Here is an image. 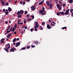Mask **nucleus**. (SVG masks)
Returning a JSON list of instances; mask_svg holds the SVG:
<instances>
[{
	"label": "nucleus",
	"mask_w": 73,
	"mask_h": 73,
	"mask_svg": "<svg viewBox=\"0 0 73 73\" xmlns=\"http://www.w3.org/2000/svg\"><path fill=\"white\" fill-rule=\"evenodd\" d=\"M26 49V48H25V47H23L22 48H21V50H24L25 49Z\"/></svg>",
	"instance_id": "2f4dec72"
},
{
	"label": "nucleus",
	"mask_w": 73,
	"mask_h": 73,
	"mask_svg": "<svg viewBox=\"0 0 73 73\" xmlns=\"http://www.w3.org/2000/svg\"><path fill=\"white\" fill-rule=\"evenodd\" d=\"M61 2H62V1H59V3H60V4H62Z\"/></svg>",
	"instance_id": "4d7b16f0"
},
{
	"label": "nucleus",
	"mask_w": 73,
	"mask_h": 73,
	"mask_svg": "<svg viewBox=\"0 0 73 73\" xmlns=\"http://www.w3.org/2000/svg\"><path fill=\"white\" fill-rule=\"evenodd\" d=\"M3 12H5V9H3Z\"/></svg>",
	"instance_id": "de8ad7c7"
},
{
	"label": "nucleus",
	"mask_w": 73,
	"mask_h": 73,
	"mask_svg": "<svg viewBox=\"0 0 73 73\" xmlns=\"http://www.w3.org/2000/svg\"><path fill=\"white\" fill-rule=\"evenodd\" d=\"M35 7H36V5H35L34 6H33L31 7V9L33 11H34L35 9H36V8H35Z\"/></svg>",
	"instance_id": "39448f33"
},
{
	"label": "nucleus",
	"mask_w": 73,
	"mask_h": 73,
	"mask_svg": "<svg viewBox=\"0 0 73 73\" xmlns=\"http://www.w3.org/2000/svg\"><path fill=\"white\" fill-rule=\"evenodd\" d=\"M42 3H43V2H41L40 3H39V5H41Z\"/></svg>",
	"instance_id": "bb28decb"
},
{
	"label": "nucleus",
	"mask_w": 73,
	"mask_h": 73,
	"mask_svg": "<svg viewBox=\"0 0 73 73\" xmlns=\"http://www.w3.org/2000/svg\"><path fill=\"white\" fill-rule=\"evenodd\" d=\"M69 13V12H68L67 11H66L65 13V15H68Z\"/></svg>",
	"instance_id": "ddd939ff"
},
{
	"label": "nucleus",
	"mask_w": 73,
	"mask_h": 73,
	"mask_svg": "<svg viewBox=\"0 0 73 73\" xmlns=\"http://www.w3.org/2000/svg\"><path fill=\"white\" fill-rule=\"evenodd\" d=\"M62 6L63 7H65L66 6L65 3H64V4H63Z\"/></svg>",
	"instance_id": "c85d7f7f"
},
{
	"label": "nucleus",
	"mask_w": 73,
	"mask_h": 73,
	"mask_svg": "<svg viewBox=\"0 0 73 73\" xmlns=\"http://www.w3.org/2000/svg\"><path fill=\"white\" fill-rule=\"evenodd\" d=\"M29 15L28 14H27V15L26 17H28H28H29Z\"/></svg>",
	"instance_id": "8fccbe9b"
},
{
	"label": "nucleus",
	"mask_w": 73,
	"mask_h": 73,
	"mask_svg": "<svg viewBox=\"0 0 73 73\" xmlns=\"http://www.w3.org/2000/svg\"><path fill=\"white\" fill-rule=\"evenodd\" d=\"M12 35V34L10 33L9 34H8L7 36V37L8 38H9L10 36Z\"/></svg>",
	"instance_id": "0eeeda50"
},
{
	"label": "nucleus",
	"mask_w": 73,
	"mask_h": 73,
	"mask_svg": "<svg viewBox=\"0 0 73 73\" xmlns=\"http://www.w3.org/2000/svg\"><path fill=\"white\" fill-rule=\"evenodd\" d=\"M46 4L47 5H48V7L50 5L49 2L48 1H46Z\"/></svg>",
	"instance_id": "6e6552de"
},
{
	"label": "nucleus",
	"mask_w": 73,
	"mask_h": 73,
	"mask_svg": "<svg viewBox=\"0 0 73 73\" xmlns=\"http://www.w3.org/2000/svg\"><path fill=\"white\" fill-rule=\"evenodd\" d=\"M1 3L2 5H5V3L3 1H1Z\"/></svg>",
	"instance_id": "6ab92c4d"
},
{
	"label": "nucleus",
	"mask_w": 73,
	"mask_h": 73,
	"mask_svg": "<svg viewBox=\"0 0 73 73\" xmlns=\"http://www.w3.org/2000/svg\"><path fill=\"white\" fill-rule=\"evenodd\" d=\"M35 45H32L31 46V48H35Z\"/></svg>",
	"instance_id": "4c0bfd02"
},
{
	"label": "nucleus",
	"mask_w": 73,
	"mask_h": 73,
	"mask_svg": "<svg viewBox=\"0 0 73 73\" xmlns=\"http://www.w3.org/2000/svg\"><path fill=\"white\" fill-rule=\"evenodd\" d=\"M25 19L24 21V23H26L27 21H25Z\"/></svg>",
	"instance_id": "37998d69"
},
{
	"label": "nucleus",
	"mask_w": 73,
	"mask_h": 73,
	"mask_svg": "<svg viewBox=\"0 0 73 73\" xmlns=\"http://www.w3.org/2000/svg\"><path fill=\"white\" fill-rule=\"evenodd\" d=\"M72 16H73V12L72 13Z\"/></svg>",
	"instance_id": "774afa93"
},
{
	"label": "nucleus",
	"mask_w": 73,
	"mask_h": 73,
	"mask_svg": "<svg viewBox=\"0 0 73 73\" xmlns=\"http://www.w3.org/2000/svg\"><path fill=\"white\" fill-rule=\"evenodd\" d=\"M21 17H22V15H19V16H18V18Z\"/></svg>",
	"instance_id": "72a5a7b5"
},
{
	"label": "nucleus",
	"mask_w": 73,
	"mask_h": 73,
	"mask_svg": "<svg viewBox=\"0 0 73 73\" xmlns=\"http://www.w3.org/2000/svg\"><path fill=\"white\" fill-rule=\"evenodd\" d=\"M36 26H35V31H37V29L38 28L39 26V25L38 24V23L37 22H36L35 23Z\"/></svg>",
	"instance_id": "f03ea898"
},
{
	"label": "nucleus",
	"mask_w": 73,
	"mask_h": 73,
	"mask_svg": "<svg viewBox=\"0 0 73 73\" xmlns=\"http://www.w3.org/2000/svg\"><path fill=\"white\" fill-rule=\"evenodd\" d=\"M52 4H50V9H51L52 8Z\"/></svg>",
	"instance_id": "2eb2a0df"
},
{
	"label": "nucleus",
	"mask_w": 73,
	"mask_h": 73,
	"mask_svg": "<svg viewBox=\"0 0 73 73\" xmlns=\"http://www.w3.org/2000/svg\"><path fill=\"white\" fill-rule=\"evenodd\" d=\"M56 7H57L58 8L59 7H60V5H58V4H57V5H56Z\"/></svg>",
	"instance_id": "a878e982"
},
{
	"label": "nucleus",
	"mask_w": 73,
	"mask_h": 73,
	"mask_svg": "<svg viewBox=\"0 0 73 73\" xmlns=\"http://www.w3.org/2000/svg\"><path fill=\"white\" fill-rule=\"evenodd\" d=\"M30 48V46H27V49H29Z\"/></svg>",
	"instance_id": "e433bc0d"
},
{
	"label": "nucleus",
	"mask_w": 73,
	"mask_h": 73,
	"mask_svg": "<svg viewBox=\"0 0 73 73\" xmlns=\"http://www.w3.org/2000/svg\"><path fill=\"white\" fill-rule=\"evenodd\" d=\"M15 29L17 28V24H15Z\"/></svg>",
	"instance_id": "c756f323"
},
{
	"label": "nucleus",
	"mask_w": 73,
	"mask_h": 73,
	"mask_svg": "<svg viewBox=\"0 0 73 73\" xmlns=\"http://www.w3.org/2000/svg\"><path fill=\"white\" fill-rule=\"evenodd\" d=\"M23 3V1H20V3L21 4H22Z\"/></svg>",
	"instance_id": "58836bf2"
},
{
	"label": "nucleus",
	"mask_w": 73,
	"mask_h": 73,
	"mask_svg": "<svg viewBox=\"0 0 73 73\" xmlns=\"http://www.w3.org/2000/svg\"><path fill=\"white\" fill-rule=\"evenodd\" d=\"M69 3H73V1L72 0H69Z\"/></svg>",
	"instance_id": "4468645a"
},
{
	"label": "nucleus",
	"mask_w": 73,
	"mask_h": 73,
	"mask_svg": "<svg viewBox=\"0 0 73 73\" xmlns=\"http://www.w3.org/2000/svg\"><path fill=\"white\" fill-rule=\"evenodd\" d=\"M54 24H56V23L55 22H52Z\"/></svg>",
	"instance_id": "69168bd1"
},
{
	"label": "nucleus",
	"mask_w": 73,
	"mask_h": 73,
	"mask_svg": "<svg viewBox=\"0 0 73 73\" xmlns=\"http://www.w3.org/2000/svg\"><path fill=\"white\" fill-rule=\"evenodd\" d=\"M20 24L21 25H23V23H20Z\"/></svg>",
	"instance_id": "603ef678"
},
{
	"label": "nucleus",
	"mask_w": 73,
	"mask_h": 73,
	"mask_svg": "<svg viewBox=\"0 0 73 73\" xmlns=\"http://www.w3.org/2000/svg\"><path fill=\"white\" fill-rule=\"evenodd\" d=\"M12 29H13V27H11L10 30V31H11L12 30Z\"/></svg>",
	"instance_id": "49530a36"
},
{
	"label": "nucleus",
	"mask_w": 73,
	"mask_h": 73,
	"mask_svg": "<svg viewBox=\"0 0 73 73\" xmlns=\"http://www.w3.org/2000/svg\"><path fill=\"white\" fill-rule=\"evenodd\" d=\"M18 21L17 22H20L21 21V20H20L19 19H18Z\"/></svg>",
	"instance_id": "f704fd0d"
},
{
	"label": "nucleus",
	"mask_w": 73,
	"mask_h": 73,
	"mask_svg": "<svg viewBox=\"0 0 73 73\" xmlns=\"http://www.w3.org/2000/svg\"><path fill=\"white\" fill-rule=\"evenodd\" d=\"M25 29H27V27H25Z\"/></svg>",
	"instance_id": "5fc2aeb1"
},
{
	"label": "nucleus",
	"mask_w": 73,
	"mask_h": 73,
	"mask_svg": "<svg viewBox=\"0 0 73 73\" xmlns=\"http://www.w3.org/2000/svg\"><path fill=\"white\" fill-rule=\"evenodd\" d=\"M16 33H17L16 31L14 33V34H15V35L16 34Z\"/></svg>",
	"instance_id": "864d4df0"
},
{
	"label": "nucleus",
	"mask_w": 73,
	"mask_h": 73,
	"mask_svg": "<svg viewBox=\"0 0 73 73\" xmlns=\"http://www.w3.org/2000/svg\"><path fill=\"white\" fill-rule=\"evenodd\" d=\"M12 51L13 52H14V50L13 49V48H11L10 49V51H9V52H12Z\"/></svg>",
	"instance_id": "9d476101"
},
{
	"label": "nucleus",
	"mask_w": 73,
	"mask_h": 73,
	"mask_svg": "<svg viewBox=\"0 0 73 73\" xmlns=\"http://www.w3.org/2000/svg\"><path fill=\"white\" fill-rule=\"evenodd\" d=\"M24 13V11L23 10H21L20 11H18V12L17 13V16H19V15H22Z\"/></svg>",
	"instance_id": "7ed1b4c3"
},
{
	"label": "nucleus",
	"mask_w": 73,
	"mask_h": 73,
	"mask_svg": "<svg viewBox=\"0 0 73 73\" xmlns=\"http://www.w3.org/2000/svg\"><path fill=\"white\" fill-rule=\"evenodd\" d=\"M47 28L48 29H51V27H50V25L49 24H48L47 25Z\"/></svg>",
	"instance_id": "1a4fd4ad"
},
{
	"label": "nucleus",
	"mask_w": 73,
	"mask_h": 73,
	"mask_svg": "<svg viewBox=\"0 0 73 73\" xmlns=\"http://www.w3.org/2000/svg\"><path fill=\"white\" fill-rule=\"evenodd\" d=\"M44 10H41L39 11V13H40L42 15H45L46 14L44 12H43Z\"/></svg>",
	"instance_id": "20e7f679"
},
{
	"label": "nucleus",
	"mask_w": 73,
	"mask_h": 73,
	"mask_svg": "<svg viewBox=\"0 0 73 73\" xmlns=\"http://www.w3.org/2000/svg\"><path fill=\"white\" fill-rule=\"evenodd\" d=\"M25 15H26L27 13V11H25Z\"/></svg>",
	"instance_id": "a19ab883"
},
{
	"label": "nucleus",
	"mask_w": 73,
	"mask_h": 73,
	"mask_svg": "<svg viewBox=\"0 0 73 73\" xmlns=\"http://www.w3.org/2000/svg\"><path fill=\"white\" fill-rule=\"evenodd\" d=\"M20 42H17L15 45L16 47H17L18 46H19L20 45Z\"/></svg>",
	"instance_id": "423d86ee"
},
{
	"label": "nucleus",
	"mask_w": 73,
	"mask_h": 73,
	"mask_svg": "<svg viewBox=\"0 0 73 73\" xmlns=\"http://www.w3.org/2000/svg\"><path fill=\"white\" fill-rule=\"evenodd\" d=\"M32 20V19H28L27 20H28L29 21H30Z\"/></svg>",
	"instance_id": "c03bdc74"
},
{
	"label": "nucleus",
	"mask_w": 73,
	"mask_h": 73,
	"mask_svg": "<svg viewBox=\"0 0 73 73\" xmlns=\"http://www.w3.org/2000/svg\"><path fill=\"white\" fill-rule=\"evenodd\" d=\"M30 0H26V1H27V2H29L30 1Z\"/></svg>",
	"instance_id": "13d9d810"
},
{
	"label": "nucleus",
	"mask_w": 73,
	"mask_h": 73,
	"mask_svg": "<svg viewBox=\"0 0 73 73\" xmlns=\"http://www.w3.org/2000/svg\"><path fill=\"white\" fill-rule=\"evenodd\" d=\"M19 39H19V38H17V40L18 41L19 40Z\"/></svg>",
	"instance_id": "6e6d98bb"
},
{
	"label": "nucleus",
	"mask_w": 73,
	"mask_h": 73,
	"mask_svg": "<svg viewBox=\"0 0 73 73\" xmlns=\"http://www.w3.org/2000/svg\"><path fill=\"white\" fill-rule=\"evenodd\" d=\"M13 49V50H14V51L15 50V51H16V48H15L14 47H13L12 48Z\"/></svg>",
	"instance_id": "cd10ccee"
},
{
	"label": "nucleus",
	"mask_w": 73,
	"mask_h": 73,
	"mask_svg": "<svg viewBox=\"0 0 73 73\" xmlns=\"http://www.w3.org/2000/svg\"><path fill=\"white\" fill-rule=\"evenodd\" d=\"M1 43H4V41L3 40H1Z\"/></svg>",
	"instance_id": "473e14b6"
},
{
	"label": "nucleus",
	"mask_w": 73,
	"mask_h": 73,
	"mask_svg": "<svg viewBox=\"0 0 73 73\" xmlns=\"http://www.w3.org/2000/svg\"><path fill=\"white\" fill-rule=\"evenodd\" d=\"M15 44H16V43H13V44H14V46L15 45Z\"/></svg>",
	"instance_id": "338daca9"
},
{
	"label": "nucleus",
	"mask_w": 73,
	"mask_h": 73,
	"mask_svg": "<svg viewBox=\"0 0 73 73\" xmlns=\"http://www.w3.org/2000/svg\"><path fill=\"white\" fill-rule=\"evenodd\" d=\"M42 10H43V11L44 10V7H43L42 8Z\"/></svg>",
	"instance_id": "680f3d73"
},
{
	"label": "nucleus",
	"mask_w": 73,
	"mask_h": 73,
	"mask_svg": "<svg viewBox=\"0 0 73 73\" xmlns=\"http://www.w3.org/2000/svg\"><path fill=\"white\" fill-rule=\"evenodd\" d=\"M42 25H44L45 23L44 22H42Z\"/></svg>",
	"instance_id": "c9c22d12"
},
{
	"label": "nucleus",
	"mask_w": 73,
	"mask_h": 73,
	"mask_svg": "<svg viewBox=\"0 0 73 73\" xmlns=\"http://www.w3.org/2000/svg\"><path fill=\"white\" fill-rule=\"evenodd\" d=\"M31 17H32V19H34V16L33 15H31Z\"/></svg>",
	"instance_id": "412c9836"
},
{
	"label": "nucleus",
	"mask_w": 73,
	"mask_h": 73,
	"mask_svg": "<svg viewBox=\"0 0 73 73\" xmlns=\"http://www.w3.org/2000/svg\"><path fill=\"white\" fill-rule=\"evenodd\" d=\"M8 29H10V26H9V27H8Z\"/></svg>",
	"instance_id": "bf43d9fd"
},
{
	"label": "nucleus",
	"mask_w": 73,
	"mask_h": 73,
	"mask_svg": "<svg viewBox=\"0 0 73 73\" xmlns=\"http://www.w3.org/2000/svg\"><path fill=\"white\" fill-rule=\"evenodd\" d=\"M16 41V38H15L13 40V42H15Z\"/></svg>",
	"instance_id": "dca6fc26"
},
{
	"label": "nucleus",
	"mask_w": 73,
	"mask_h": 73,
	"mask_svg": "<svg viewBox=\"0 0 73 73\" xmlns=\"http://www.w3.org/2000/svg\"><path fill=\"white\" fill-rule=\"evenodd\" d=\"M34 30V29L33 28L31 29V32H32Z\"/></svg>",
	"instance_id": "7c9ffc66"
},
{
	"label": "nucleus",
	"mask_w": 73,
	"mask_h": 73,
	"mask_svg": "<svg viewBox=\"0 0 73 73\" xmlns=\"http://www.w3.org/2000/svg\"><path fill=\"white\" fill-rule=\"evenodd\" d=\"M40 30H43V28H42V27H41V26H40Z\"/></svg>",
	"instance_id": "393cba45"
},
{
	"label": "nucleus",
	"mask_w": 73,
	"mask_h": 73,
	"mask_svg": "<svg viewBox=\"0 0 73 73\" xmlns=\"http://www.w3.org/2000/svg\"><path fill=\"white\" fill-rule=\"evenodd\" d=\"M49 22L50 23H51V20H50V19H49Z\"/></svg>",
	"instance_id": "0e129e2a"
},
{
	"label": "nucleus",
	"mask_w": 73,
	"mask_h": 73,
	"mask_svg": "<svg viewBox=\"0 0 73 73\" xmlns=\"http://www.w3.org/2000/svg\"><path fill=\"white\" fill-rule=\"evenodd\" d=\"M15 28H13V30L11 31H12V32H13L14 31H15Z\"/></svg>",
	"instance_id": "b1692460"
},
{
	"label": "nucleus",
	"mask_w": 73,
	"mask_h": 73,
	"mask_svg": "<svg viewBox=\"0 0 73 73\" xmlns=\"http://www.w3.org/2000/svg\"><path fill=\"white\" fill-rule=\"evenodd\" d=\"M17 1H15V4H16V3H17Z\"/></svg>",
	"instance_id": "052dcab7"
},
{
	"label": "nucleus",
	"mask_w": 73,
	"mask_h": 73,
	"mask_svg": "<svg viewBox=\"0 0 73 73\" xmlns=\"http://www.w3.org/2000/svg\"><path fill=\"white\" fill-rule=\"evenodd\" d=\"M6 47L7 48H4L3 49L4 50H5V51H6L7 52H9V50L8 49L10 48L11 46L10 45V44H8L7 45H6Z\"/></svg>",
	"instance_id": "f257e3e1"
},
{
	"label": "nucleus",
	"mask_w": 73,
	"mask_h": 73,
	"mask_svg": "<svg viewBox=\"0 0 73 73\" xmlns=\"http://www.w3.org/2000/svg\"><path fill=\"white\" fill-rule=\"evenodd\" d=\"M5 40V39H4V38H2V39L1 40V41H4V40Z\"/></svg>",
	"instance_id": "79ce46f5"
},
{
	"label": "nucleus",
	"mask_w": 73,
	"mask_h": 73,
	"mask_svg": "<svg viewBox=\"0 0 73 73\" xmlns=\"http://www.w3.org/2000/svg\"><path fill=\"white\" fill-rule=\"evenodd\" d=\"M8 11L10 12L11 11H12V9L10 8V7H8Z\"/></svg>",
	"instance_id": "9b49d317"
},
{
	"label": "nucleus",
	"mask_w": 73,
	"mask_h": 73,
	"mask_svg": "<svg viewBox=\"0 0 73 73\" xmlns=\"http://www.w3.org/2000/svg\"><path fill=\"white\" fill-rule=\"evenodd\" d=\"M5 13L6 15H8V13H9V12L8 11H5Z\"/></svg>",
	"instance_id": "f3484780"
},
{
	"label": "nucleus",
	"mask_w": 73,
	"mask_h": 73,
	"mask_svg": "<svg viewBox=\"0 0 73 73\" xmlns=\"http://www.w3.org/2000/svg\"><path fill=\"white\" fill-rule=\"evenodd\" d=\"M70 11V9H68V10H66V11H68V12H69V11Z\"/></svg>",
	"instance_id": "09e8293b"
},
{
	"label": "nucleus",
	"mask_w": 73,
	"mask_h": 73,
	"mask_svg": "<svg viewBox=\"0 0 73 73\" xmlns=\"http://www.w3.org/2000/svg\"><path fill=\"white\" fill-rule=\"evenodd\" d=\"M23 5H25V2H23Z\"/></svg>",
	"instance_id": "3c124183"
},
{
	"label": "nucleus",
	"mask_w": 73,
	"mask_h": 73,
	"mask_svg": "<svg viewBox=\"0 0 73 73\" xmlns=\"http://www.w3.org/2000/svg\"><path fill=\"white\" fill-rule=\"evenodd\" d=\"M65 12H63V11H62L60 13V14L62 15H65Z\"/></svg>",
	"instance_id": "f8f14e48"
},
{
	"label": "nucleus",
	"mask_w": 73,
	"mask_h": 73,
	"mask_svg": "<svg viewBox=\"0 0 73 73\" xmlns=\"http://www.w3.org/2000/svg\"><path fill=\"white\" fill-rule=\"evenodd\" d=\"M66 28H67V27H64L62 28V29H66Z\"/></svg>",
	"instance_id": "aec40b11"
},
{
	"label": "nucleus",
	"mask_w": 73,
	"mask_h": 73,
	"mask_svg": "<svg viewBox=\"0 0 73 73\" xmlns=\"http://www.w3.org/2000/svg\"><path fill=\"white\" fill-rule=\"evenodd\" d=\"M6 33H9V31H6Z\"/></svg>",
	"instance_id": "e2e57ef3"
},
{
	"label": "nucleus",
	"mask_w": 73,
	"mask_h": 73,
	"mask_svg": "<svg viewBox=\"0 0 73 73\" xmlns=\"http://www.w3.org/2000/svg\"><path fill=\"white\" fill-rule=\"evenodd\" d=\"M6 6H8L9 5V3H6Z\"/></svg>",
	"instance_id": "a18cd8bd"
},
{
	"label": "nucleus",
	"mask_w": 73,
	"mask_h": 73,
	"mask_svg": "<svg viewBox=\"0 0 73 73\" xmlns=\"http://www.w3.org/2000/svg\"><path fill=\"white\" fill-rule=\"evenodd\" d=\"M38 41H36L35 42V44H36V45H38Z\"/></svg>",
	"instance_id": "4be33fe9"
},
{
	"label": "nucleus",
	"mask_w": 73,
	"mask_h": 73,
	"mask_svg": "<svg viewBox=\"0 0 73 73\" xmlns=\"http://www.w3.org/2000/svg\"><path fill=\"white\" fill-rule=\"evenodd\" d=\"M58 9L59 10H61L62 8L61 7H59V8H58Z\"/></svg>",
	"instance_id": "ea45409f"
},
{
	"label": "nucleus",
	"mask_w": 73,
	"mask_h": 73,
	"mask_svg": "<svg viewBox=\"0 0 73 73\" xmlns=\"http://www.w3.org/2000/svg\"><path fill=\"white\" fill-rule=\"evenodd\" d=\"M57 15L58 16H60V13H59V12H58Z\"/></svg>",
	"instance_id": "5701e85b"
},
{
	"label": "nucleus",
	"mask_w": 73,
	"mask_h": 73,
	"mask_svg": "<svg viewBox=\"0 0 73 73\" xmlns=\"http://www.w3.org/2000/svg\"><path fill=\"white\" fill-rule=\"evenodd\" d=\"M70 12L71 13H72L73 12V9H70Z\"/></svg>",
	"instance_id": "a211bd4d"
}]
</instances>
